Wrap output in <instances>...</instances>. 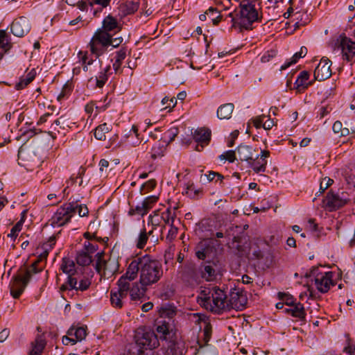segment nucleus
<instances>
[{
  "label": "nucleus",
  "mask_w": 355,
  "mask_h": 355,
  "mask_svg": "<svg viewBox=\"0 0 355 355\" xmlns=\"http://www.w3.org/2000/svg\"><path fill=\"white\" fill-rule=\"evenodd\" d=\"M139 274V284L144 286H150L159 281L163 275L162 263L149 255L133 259L128 264L125 277L132 282Z\"/></svg>",
  "instance_id": "obj_1"
},
{
  "label": "nucleus",
  "mask_w": 355,
  "mask_h": 355,
  "mask_svg": "<svg viewBox=\"0 0 355 355\" xmlns=\"http://www.w3.org/2000/svg\"><path fill=\"white\" fill-rule=\"evenodd\" d=\"M263 10L261 0H243L239 8L229 14L232 17V26L252 29V24L259 21L263 17Z\"/></svg>",
  "instance_id": "obj_2"
},
{
  "label": "nucleus",
  "mask_w": 355,
  "mask_h": 355,
  "mask_svg": "<svg viewBox=\"0 0 355 355\" xmlns=\"http://www.w3.org/2000/svg\"><path fill=\"white\" fill-rule=\"evenodd\" d=\"M137 345L139 347L137 354L142 355L144 349H153L159 346V340L155 333L151 330L139 329L135 336Z\"/></svg>",
  "instance_id": "obj_3"
},
{
  "label": "nucleus",
  "mask_w": 355,
  "mask_h": 355,
  "mask_svg": "<svg viewBox=\"0 0 355 355\" xmlns=\"http://www.w3.org/2000/svg\"><path fill=\"white\" fill-rule=\"evenodd\" d=\"M76 207L77 202L73 201L60 206L50 219L51 225L61 227L68 223L76 214Z\"/></svg>",
  "instance_id": "obj_4"
},
{
  "label": "nucleus",
  "mask_w": 355,
  "mask_h": 355,
  "mask_svg": "<svg viewBox=\"0 0 355 355\" xmlns=\"http://www.w3.org/2000/svg\"><path fill=\"white\" fill-rule=\"evenodd\" d=\"M330 46L333 51H340L343 58L348 62L352 61L355 56V42L345 35H340L333 40Z\"/></svg>",
  "instance_id": "obj_5"
},
{
  "label": "nucleus",
  "mask_w": 355,
  "mask_h": 355,
  "mask_svg": "<svg viewBox=\"0 0 355 355\" xmlns=\"http://www.w3.org/2000/svg\"><path fill=\"white\" fill-rule=\"evenodd\" d=\"M306 277H313L315 286L317 289L322 293H327L330 286H333V277L334 273L332 272H322L319 271V267H313L309 272H306L305 275Z\"/></svg>",
  "instance_id": "obj_6"
},
{
  "label": "nucleus",
  "mask_w": 355,
  "mask_h": 355,
  "mask_svg": "<svg viewBox=\"0 0 355 355\" xmlns=\"http://www.w3.org/2000/svg\"><path fill=\"white\" fill-rule=\"evenodd\" d=\"M117 285V290L112 289L110 291V302L114 307L121 309L130 290V281L123 275L118 280Z\"/></svg>",
  "instance_id": "obj_7"
},
{
  "label": "nucleus",
  "mask_w": 355,
  "mask_h": 355,
  "mask_svg": "<svg viewBox=\"0 0 355 355\" xmlns=\"http://www.w3.org/2000/svg\"><path fill=\"white\" fill-rule=\"evenodd\" d=\"M103 253L102 252H98L94 258L90 256V266H92L101 277L114 274L117 267L111 269V266H115V261L110 259L105 261L103 259Z\"/></svg>",
  "instance_id": "obj_8"
},
{
  "label": "nucleus",
  "mask_w": 355,
  "mask_h": 355,
  "mask_svg": "<svg viewBox=\"0 0 355 355\" xmlns=\"http://www.w3.org/2000/svg\"><path fill=\"white\" fill-rule=\"evenodd\" d=\"M220 245V241L214 238L206 239L199 242L196 247V256L204 260L216 252V248Z\"/></svg>",
  "instance_id": "obj_9"
},
{
  "label": "nucleus",
  "mask_w": 355,
  "mask_h": 355,
  "mask_svg": "<svg viewBox=\"0 0 355 355\" xmlns=\"http://www.w3.org/2000/svg\"><path fill=\"white\" fill-rule=\"evenodd\" d=\"M211 306L209 309L215 313L227 311V295L216 286L211 288Z\"/></svg>",
  "instance_id": "obj_10"
},
{
  "label": "nucleus",
  "mask_w": 355,
  "mask_h": 355,
  "mask_svg": "<svg viewBox=\"0 0 355 355\" xmlns=\"http://www.w3.org/2000/svg\"><path fill=\"white\" fill-rule=\"evenodd\" d=\"M344 196V193L340 196L330 190L322 200V207L329 211H334L343 207L349 201Z\"/></svg>",
  "instance_id": "obj_11"
},
{
  "label": "nucleus",
  "mask_w": 355,
  "mask_h": 355,
  "mask_svg": "<svg viewBox=\"0 0 355 355\" xmlns=\"http://www.w3.org/2000/svg\"><path fill=\"white\" fill-rule=\"evenodd\" d=\"M155 325L157 340H169V343H171V339L173 336L172 323L165 319H158Z\"/></svg>",
  "instance_id": "obj_12"
},
{
  "label": "nucleus",
  "mask_w": 355,
  "mask_h": 355,
  "mask_svg": "<svg viewBox=\"0 0 355 355\" xmlns=\"http://www.w3.org/2000/svg\"><path fill=\"white\" fill-rule=\"evenodd\" d=\"M193 139L196 143L195 150L200 152L207 146L211 140V132L209 128H201L192 132Z\"/></svg>",
  "instance_id": "obj_13"
},
{
  "label": "nucleus",
  "mask_w": 355,
  "mask_h": 355,
  "mask_svg": "<svg viewBox=\"0 0 355 355\" xmlns=\"http://www.w3.org/2000/svg\"><path fill=\"white\" fill-rule=\"evenodd\" d=\"M331 60L327 57H323L314 70L315 80L322 81L330 78L331 76Z\"/></svg>",
  "instance_id": "obj_14"
},
{
  "label": "nucleus",
  "mask_w": 355,
  "mask_h": 355,
  "mask_svg": "<svg viewBox=\"0 0 355 355\" xmlns=\"http://www.w3.org/2000/svg\"><path fill=\"white\" fill-rule=\"evenodd\" d=\"M10 29L14 35L21 37L30 31L31 25L26 17H21L13 21Z\"/></svg>",
  "instance_id": "obj_15"
},
{
  "label": "nucleus",
  "mask_w": 355,
  "mask_h": 355,
  "mask_svg": "<svg viewBox=\"0 0 355 355\" xmlns=\"http://www.w3.org/2000/svg\"><path fill=\"white\" fill-rule=\"evenodd\" d=\"M207 263L208 264L205 266L201 271L202 277L207 281H212L216 278L218 275L221 273L222 266L218 260H213Z\"/></svg>",
  "instance_id": "obj_16"
},
{
  "label": "nucleus",
  "mask_w": 355,
  "mask_h": 355,
  "mask_svg": "<svg viewBox=\"0 0 355 355\" xmlns=\"http://www.w3.org/2000/svg\"><path fill=\"white\" fill-rule=\"evenodd\" d=\"M28 282L24 277L21 275L13 276L10 284L11 295L15 299L19 298Z\"/></svg>",
  "instance_id": "obj_17"
},
{
  "label": "nucleus",
  "mask_w": 355,
  "mask_h": 355,
  "mask_svg": "<svg viewBox=\"0 0 355 355\" xmlns=\"http://www.w3.org/2000/svg\"><path fill=\"white\" fill-rule=\"evenodd\" d=\"M247 302L245 297L239 292L232 291L230 298L227 300V311L231 309L241 310Z\"/></svg>",
  "instance_id": "obj_18"
},
{
  "label": "nucleus",
  "mask_w": 355,
  "mask_h": 355,
  "mask_svg": "<svg viewBox=\"0 0 355 355\" xmlns=\"http://www.w3.org/2000/svg\"><path fill=\"white\" fill-rule=\"evenodd\" d=\"M255 149L248 145L241 144L236 148L238 157L241 161H246L249 163L254 159Z\"/></svg>",
  "instance_id": "obj_19"
},
{
  "label": "nucleus",
  "mask_w": 355,
  "mask_h": 355,
  "mask_svg": "<svg viewBox=\"0 0 355 355\" xmlns=\"http://www.w3.org/2000/svg\"><path fill=\"white\" fill-rule=\"evenodd\" d=\"M248 227V225H245L243 226V227H241L240 226H235L234 228L236 230V232H241L239 234H237L236 236H234L233 237V243H236V248L239 250H242V248L245 246V244L248 243L249 241V237L247 235V234L244 232V230Z\"/></svg>",
  "instance_id": "obj_20"
},
{
  "label": "nucleus",
  "mask_w": 355,
  "mask_h": 355,
  "mask_svg": "<svg viewBox=\"0 0 355 355\" xmlns=\"http://www.w3.org/2000/svg\"><path fill=\"white\" fill-rule=\"evenodd\" d=\"M76 262L80 266H89V241H85L83 248L77 250Z\"/></svg>",
  "instance_id": "obj_21"
},
{
  "label": "nucleus",
  "mask_w": 355,
  "mask_h": 355,
  "mask_svg": "<svg viewBox=\"0 0 355 355\" xmlns=\"http://www.w3.org/2000/svg\"><path fill=\"white\" fill-rule=\"evenodd\" d=\"M148 286H144L141 284L139 286L138 282L131 283L130 282V298L132 300H139L145 295L146 291Z\"/></svg>",
  "instance_id": "obj_22"
},
{
  "label": "nucleus",
  "mask_w": 355,
  "mask_h": 355,
  "mask_svg": "<svg viewBox=\"0 0 355 355\" xmlns=\"http://www.w3.org/2000/svg\"><path fill=\"white\" fill-rule=\"evenodd\" d=\"M290 306L289 309L285 310L286 313H290L293 317L297 318L301 321L305 320L306 313L302 304L295 303Z\"/></svg>",
  "instance_id": "obj_23"
},
{
  "label": "nucleus",
  "mask_w": 355,
  "mask_h": 355,
  "mask_svg": "<svg viewBox=\"0 0 355 355\" xmlns=\"http://www.w3.org/2000/svg\"><path fill=\"white\" fill-rule=\"evenodd\" d=\"M139 7V0H125L120 5L119 9L124 15H127L135 13Z\"/></svg>",
  "instance_id": "obj_24"
},
{
  "label": "nucleus",
  "mask_w": 355,
  "mask_h": 355,
  "mask_svg": "<svg viewBox=\"0 0 355 355\" xmlns=\"http://www.w3.org/2000/svg\"><path fill=\"white\" fill-rule=\"evenodd\" d=\"M87 325L81 326V327H74L72 326L67 331V334L69 336H73L74 340H76V343L78 341H81L85 339L87 336Z\"/></svg>",
  "instance_id": "obj_25"
},
{
  "label": "nucleus",
  "mask_w": 355,
  "mask_h": 355,
  "mask_svg": "<svg viewBox=\"0 0 355 355\" xmlns=\"http://www.w3.org/2000/svg\"><path fill=\"white\" fill-rule=\"evenodd\" d=\"M234 108L233 103H228L221 105L217 110V117L220 120L230 119Z\"/></svg>",
  "instance_id": "obj_26"
},
{
  "label": "nucleus",
  "mask_w": 355,
  "mask_h": 355,
  "mask_svg": "<svg viewBox=\"0 0 355 355\" xmlns=\"http://www.w3.org/2000/svg\"><path fill=\"white\" fill-rule=\"evenodd\" d=\"M46 340L42 335H37L35 340L32 343V349L28 355H41L45 346Z\"/></svg>",
  "instance_id": "obj_27"
},
{
  "label": "nucleus",
  "mask_w": 355,
  "mask_h": 355,
  "mask_svg": "<svg viewBox=\"0 0 355 355\" xmlns=\"http://www.w3.org/2000/svg\"><path fill=\"white\" fill-rule=\"evenodd\" d=\"M64 125L65 123L63 116H61L60 118L55 120L51 124L49 134L53 139H55L57 134L60 133V130L64 129Z\"/></svg>",
  "instance_id": "obj_28"
},
{
  "label": "nucleus",
  "mask_w": 355,
  "mask_h": 355,
  "mask_svg": "<svg viewBox=\"0 0 355 355\" xmlns=\"http://www.w3.org/2000/svg\"><path fill=\"white\" fill-rule=\"evenodd\" d=\"M259 155H255L254 159L252 162H250V166L252 168L253 171L258 173L260 172H265L266 169L267 161L262 158L258 159Z\"/></svg>",
  "instance_id": "obj_29"
},
{
  "label": "nucleus",
  "mask_w": 355,
  "mask_h": 355,
  "mask_svg": "<svg viewBox=\"0 0 355 355\" xmlns=\"http://www.w3.org/2000/svg\"><path fill=\"white\" fill-rule=\"evenodd\" d=\"M36 76V71L35 69H32L26 75V78H21L20 80L15 85V89L17 90H21L31 83Z\"/></svg>",
  "instance_id": "obj_30"
},
{
  "label": "nucleus",
  "mask_w": 355,
  "mask_h": 355,
  "mask_svg": "<svg viewBox=\"0 0 355 355\" xmlns=\"http://www.w3.org/2000/svg\"><path fill=\"white\" fill-rule=\"evenodd\" d=\"M76 265L74 261L69 258L64 257L62 259V265L60 269L63 272L68 275H73L75 272Z\"/></svg>",
  "instance_id": "obj_31"
},
{
  "label": "nucleus",
  "mask_w": 355,
  "mask_h": 355,
  "mask_svg": "<svg viewBox=\"0 0 355 355\" xmlns=\"http://www.w3.org/2000/svg\"><path fill=\"white\" fill-rule=\"evenodd\" d=\"M110 130V125H108L106 123L101 124L94 130V137L98 140H105L106 137L105 134L108 133Z\"/></svg>",
  "instance_id": "obj_32"
},
{
  "label": "nucleus",
  "mask_w": 355,
  "mask_h": 355,
  "mask_svg": "<svg viewBox=\"0 0 355 355\" xmlns=\"http://www.w3.org/2000/svg\"><path fill=\"white\" fill-rule=\"evenodd\" d=\"M160 318L168 319L167 321L171 322V319L175 315V311L173 306L171 305H163L159 309Z\"/></svg>",
  "instance_id": "obj_33"
},
{
  "label": "nucleus",
  "mask_w": 355,
  "mask_h": 355,
  "mask_svg": "<svg viewBox=\"0 0 355 355\" xmlns=\"http://www.w3.org/2000/svg\"><path fill=\"white\" fill-rule=\"evenodd\" d=\"M44 268V264L40 265V263L34 261L28 268L26 269L25 275L24 276L28 282L30 281L32 275L40 272Z\"/></svg>",
  "instance_id": "obj_34"
},
{
  "label": "nucleus",
  "mask_w": 355,
  "mask_h": 355,
  "mask_svg": "<svg viewBox=\"0 0 355 355\" xmlns=\"http://www.w3.org/2000/svg\"><path fill=\"white\" fill-rule=\"evenodd\" d=\"M87 171V167L85 166H81L79 170H78V174H77V176L76 178H73V177H71L70 179L67 181V187L64 189L62 193H63V195L62 196V198H63L65 196V192L67 191V189L69 187V186L73 184V183L76 182V180L77 179H80V180L78 182V185L79 186H82L83 185V179H82V176Z\"/></svg>",
  "instance_id": "obj_35"
},
{
  "label": "nucleus",
  "mask_w": 355,
  "mask_h": 355,
  "mask_svg": "<svg viewBox=\"0 0 355 355\" xmlns=\"http://www.w3.org/2000/svg\"><path fill=\"white\" fill-rule=\"evenodd\" d=\"M309 78V73L306 71H302L299 74L297 80L295 82V85L297 89L300 87L306 88L311 83H307V80Z\"/></svg>",
  "instance_id": "obj_36"
},
{
  "label": "nucleus",
  "mask_w": 355,
  "mask_h": 355,
  "mask_svg": "<svg viewBox=\"0 0 355 355\" xmlns=\"http://www.w3.org/2000/svg\"><path fill=\"white\" fill-rule=\"evenodd\" d=\"M110 35L106 32L101 31L96 34L92 40L96 42L98 44L106 47L109 46Z\"/></svg>",
  "instance_id": "obj_37"
},
{
  "label": "nucleus",
  "mask_w": 355,
  "mask_h": 355,
  "mask_svg": "<svg viewBox=\"0 0 355 355\" xmlns=\"http://www.w3.org/2000/svg\"><path fill=\"white\" fill-rule=\"evenodd\" d=\"M178 133L179 130L178 127H172L165 132L164 136L162 137L161 139H163V143L167 146L174 141Z\"/></svg>",
  "instance_id": "obj_38"
},
{
  "label": "nucleus",
  "mask_w": 355,
  "mask_h": 355,
  "mask_svg": "<svg viewBox=\"0 0 355 355\" xmlns=\"http://www.w3.org/2000/svg\"><path fill=\"white\" fill-rule=\"evenodd\" d=\"M153 234V231H150L148 233L146 232L145 228L142 229L139 233L137 242V248L139 249H143L148 241V236Z\"/></svg>",
  "instance_id": "obj_39"
},
{
  "label": "nucleus",
  "mask_w": 355,
  "mask_h": 355,
  "mask_svg": "<svg viewBox=\"0 0 355 355\" xmlns=\"http://www.w3.org/2000/svg\"><path fill=\"white\" fill-rule=\"evenodd\" d=\"M200 304L205 306L207 309H209V306H211V288L204 289L200 293Z\"/></svg>",
  "instance_id": "obj_40"
},
{
  "label": "nucleus",
  "mask_w": 355,
  "mask_h": 355,
  "mask_svg": "<svg viewBox=\"0 0 355 355\" xmlns=\"http://www.w3.org/2000/svg\"><path fill=\"white\" fill-rule=\"evenodd\" d=\"M184 278L189 277L191 280L196 281L198 273L195 264L190 263L186 266L184 271Z\"/></svg>",
  "instance_id": "obj_41"
},
{
  "label": "nucleus",
  "mask_w": 355,
  "mask_h": 355,
  "mask_svg": "<svg viewBox=\"0 0 355 355\" xmlns=\"http://www.w3.org/2000/svg\"><path fill=\"white\" fill-rule=\"evenodd\" d=\"M105 51V47L98 44L96 42L90 40V52L92 55H95L96 58L102 55Z\"/></svg>",
  "instance_id": "obj_42"
},
{
  "label": "nucleus",
  "mask_w": 355,
  "mask_h": 355,
  "mask_svg": "<svg viewBox=\"0 0 355 355\" xmlns=\"http://www.w3.org/2000/svg\"><path fill=\"white\" fill-rule=\"evenodd\" d=\"M103 26L105 31H111L117 26V21L113 17L108 15L104 19Z\"/></svg>",
  "instance_id": "obj_43"
},
{
  "label": "nucleus",
  "mask_w": 355,
  "mask_h": 355,
  "mask_svg": "<svg viewBox=\"0 0 355 355\" xmlns=\"http://www.w3.org/2000/svg\"><path fill=\"white\" fill-rule=\"evenodd\" d=\"M175 216V213H172L171 209L168 208L166 211L162 213L161 218L164 220L165 224L172 225H173Z\"/></svg>",
  "instance_id": "obj_44"
},
{
  "label": "nucleus",
  "mask_w": 355,
  "mask_h": 355,
  "mask_svg": "<svg viewBox=\"0 0 355 355\" xmlns=\"http://www.w3.org/2000/svg\"><path fill=\"white\" fill-rule=\"evenodd\" d=\"M166 146L164 143H163L162 144H158V145L154 146L152 148V152H151L152 159H155L159 157L163 156Z\"/></svg>",
  "instance_id": "obj_45"
},
{
  "label": "nucleus",
  "mask_w": 355,
  "mask_h": 355,
  "mask_svg": "<svg viewBox=\"0 0 355 355\" xmlns=\"http://www.w3.org/2000/svg\"><path fill=\"white\" fill-rule=\"evenodd\" d=\"M277 295L279 300L288 306H291L295 303L293 297L289 293L279 292Z\"/></svg>",
  "instance_id": "obj_46"
},
{
  "label": "nucleus",
  "mask_w": 355,
  "mask_h": 355,
  "mask_svg": "<svg viewBox=\"0 0 355 355\" xmlns=\"http://www.w3.org/2000/svg\"><path fill=\"white\" fill-rule=\"evenodd\" d=\"M73 275H69L68 280L66 284H63L61 286V290L64 291L67 289H76L77 280L76 278L72 277Z\"/></svg>",
  "instance_id": "obj_47"
},
{
  "label": "nucleus",
  "mask_w": 355,
  "mask_h": 355,
  "mask_svg": "<svg viewBox=\"0 0 355 355\" xmlns=\"http://www.w3.org/2000/svg\"><path fill=\"white\" fill-rule=\"evenodd\" d=\"M201 191V189H196L195 188L193 183H191L187 185L185 193L190 198H195Z\"/></svg>",
  "instance_id": "obj_48"
},
{
  "label": "nucleus",
  "mask_w": 355,
  "mask_h": 355,
  "mask_svg": "<svg viewBox=\"0 0 355 355\" xmlns=\"http://www.w3.org/2000/svg\"><path fill=\"white\" fill-rule=\"evenodd\" d=\"M78 57L79 59V64L83 67V69L85 71H87V65L86 64V61L87 60V51H79L78 53Z\"/></svg>",
  "instance_id": "obj_49"
},
{
  "label": "nucleus",
  "mask_w": 355,
  "mask_h": 355,
  "mask_svg": "<svg viewBox=\"0 0 355 355\" xmlns=\"http://www.w3.org/2000/svg\"><path fill=\"white\" fill-rule=\"evenodd\" d=\"M347 336V345L343 349V352L346 354V355H354L355 351V345H353L351 339L348 334Z\"/></svg>",
  "instance_id": "obj_50"
},
{
  "label": "nucleus",
  "mask_w": 355,
  "mask_h": 355,
  "mask_svg": "<svg viewBox=\"0 0 355 355\" xmlns=\"http://www.w3.org/2000/svg\"><path fill=\"white\" fill-rule=\"evenodd\" d=\"M146 205H144L142 202L140 205H137L135 209H130L129 211L130 215H135V214H139L144 216L147 214V210L145 207Z\"/></svg>",
  "instance_id": "obj_51"
},
{
  "label": "nucleus",
  "mask_w": 355,
  "mask_h": 355,
  "mask_svg": "<svg viewBox=\"0 0 355 355\" xmlns=\"http://www.w3.org/2000/svg\"><path fill=\"white\" fill-rule=\"evenodd\" d=\"M212 327L209 322H206L203 328V339L205 343H207L211 336Z\"/></svg>",
  "instance_id": "obj_52"
},
{
  "label": "nucleus",
  "mask_w": 355,
  "mask_h": 355,
  "mask_svg": "<svg viewBox=\"0 0 355 355\" xmlns=\"http://www.w3.org/2000/svg\"><path fill=\"white\" fill-rule=\"evenodd\" d=\"M220 159L227 160L229 162L232 163L236 159V151L227 150L224 154L219 156Z\"/></svg>",
  "instance_id": "obj_53"
},
{
  "label": "nucleus",
  "mask_w": 355,
  "mask_h": 355,
  "mask_svg": "<svg viewBox=\"0 0 355 355\" xmlns=\"http://www.w3.org/2000/svg\"><path fill=\"white\" fill-rule=\"evenodd\" d=\"M158 200V198L155 196H151L147 197L142 203L146 205V209L147 211H148L149 209H150L153 207V205L157 202Z\"/></svg>",
  "instance_id": "obj_54"
},
{
  "label": "nucleus",
  "mask_w": 355,
  "mask_h": 355,
  "mask_svg": "<svg viewBox=\"0 0 355 355\" xmlns=\"http://www.w3.org/2000/svg\"><path fill=\"white\" fill-rule=\"evenodd\" d=\"M22 225L21 223H17L10 230V232L8 234V236L11 239H15L17 236L18 232L21 230Z\"/></svg>",
  "instance_id": "obj_55"
},
{
  "label": "nucleus",
  "mask_w": 355,
  "mask_h": 355,
  "mask_svg": "<svg viewBox=\"0 0 355 355\" xmlns=\"http://www.w3.org/2000/svg\"><path fill=\"white\" fill-rule=\"evenodd\" d=\"M300 58H302L301 54L299 53L298 52L295 53L293 57L291 58V60L290 62H286L284 64H283L281 68H280V70L282 71V70H284V69H286L288 67H289L291 64H295L297 62V60Z\"/></svg>",
  "instance_id": "obj_56"
},
{
  "label": "nucleus",
  "mask_w": 355,
  "mask_h": 355,
  "mask_svg": "<svg viewBox=\"0 0 355 355\" xmlns=\"http://www.w3.org/2000/svg\"><path fill=\"white\" fill-rule=\"evenodd\" d=\"M105 73L106 69H105L103 72H101L98 76H96V87H103V86L105 85L106 80H107Z\"/></svg>",
  "instance_id": "obj_57"
},
{
  "label": "nucleus",
  "mask_w": 355,
  "mask_h": 355,
  "mask_svg": "<svg viewBox=\"0 0 355 355\" xmlns=\"http://www.w3.org/2000/svg\"><path fill=\"white\" fill-rule=\"evenodd\" d=\"M334 183V180L329 178H324L322 181L320 182V193H323L329 187H330Z\"/></svg>",
  "instance_id": "obj_58"
},
{
  "label": "nucleus",
  "mask_w": 355,
  "mask_h": 355,
  "mask_svg": "<svg viewBox=\"0 0 355 355\" xmlns=\"http://www.w3.org/2000/svg\"><path fill=\"white\" fill-rule=\"evenodd\" d=\"M78 212L80 216H85L89 213V209L86 205H80L77 202L76 213Z\"/></svg>",
  "instance_id": "obj_59"
},
{
  "label": "nucleus",
  "mask_w": 355,
  "mask_h": 355,
  "mask_svg": "<svg viewBox=\"0 0 355 355\" xmlns=\"http://www.w3.org/2000/svg\"><path fill=\"white\" fill-rule=\"evenodd\" d=\"M178 234V228L175 227L173 225H171V229L168 231V233L166 236V239L169 241H173Z\"/></svg>",
  "instance_id": "obj_60"
},
{
  "label": "nucleus",
  "mask_w": 355,
  "mask_h": 355,
  "mask_svg": "<svg viewBox=\"0 0 355 355\" xmlns=\"http://www.w3.org/2000/svg\"><path fill=\"white\" fill-rule=\"evenodd\" d=\"M111 0H91L90 7L94 6V4L98 5L102 7H107L110 5Z\"/></svg>",
  "instance_id": "obj_61"
},
{
  "label": "nucleus",
  "mask_w": 355,
  "mask_h": 355,
  "mask_svg": "<svg viewBox=\"0 0 355 355\" xmlns=\"http://www.w3.org/2000/svg\"><path fill=\"white\" fill-rule=\"evenodd\" d=\"M49 254V252L47 249H45L43 252H42L36 259V262L40 263V265L44 264L45 265V261L47 258V256Z\"/></svg>",
  "instance_id": "obj_62"
},
{
  "label": "nucleus",
  "mask_w": 355,
  "mask_h": 355,
  "mask_svg": "<svg viewBox=\"0 0 355 355\" xmlns=\"http://www.w3.org/2000/svg\"><path fill=\"white\" fill-rule=\"evenodd\" d=\"M265 117V115H261L252 119L253 124L256 128L263 127V119Z\"/></svg>",
  "instance_id": "obj_63"
},
{
  "label": "nucleus",
  "mask_w": 355,
  "mask_h": 355,
  "mask_svg": "<svg viewBox=\"0 0 355 355\" xmlns=\"http://www.w3.org/2000/svg\"><path fill=\"white\" fill-rule=\"evenodd\" d=\"M12 47V44L10 43V39L9 36L0 44V48L4 50V52L6 53Z\"/></svg>",
  "instance_id": "obj_64"
}]
</instances>
